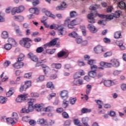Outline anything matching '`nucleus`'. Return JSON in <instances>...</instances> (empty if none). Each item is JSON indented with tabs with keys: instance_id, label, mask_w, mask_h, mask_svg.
Here are the masks:
<instances>
[{
	"instance_id": "nucleus-36",
	"label": "nucleus",
	"mask_w": 126,
	"mask_h": 126,
	"mask_svg": "<svg viewBox=\"0 0 126 126\" xmlns=\"http://www.w3.org/2000/svg\"><path fill=\"white\" fill-rule=\"evenodd\" d=\"M12 47V45L11 44L7 43L4 45V48L5 50H7V51H9V50H10Z\"/></svg>"
},
{
	"instance_id": "nucleus-31",
	"label": "nucleus",
	"mask_w": 126,
	"mask_h": 126,
	"mask_svg": "<svg viewBox=\"0 0 126 126\" xmlns=\"http://www.w3.org/2000/svg\"><path fill=\"white\" fill-rule=\"evenodd\" d=\"M88 74L90 77H96L97 76V73L95 71H91L88 73Z\"/></svg>"
},
{
	"instance_id": "nucleus-60",
	"label": "nucleus",
	"mask_w": 126,
	"mask_h": 126,
	"mask_svg": "<svg viewBox=\"0 0 126 126\" xmlns=\"http://www.w3.org/2000/svg\"><path fill=\"white\" fill-rule=\"evenodd\" d=\"M122 72L121 70H115L113 72V74L114 75H115V76H117V75H119V74H121Z\"/></svg>"
},
{
	"instance_id": "nucleus-13",
	"label": "nucleus",
	"mask_w": 126,
	"mask_h": 126,
	"mask_svg": "<svg viewBox=\"0 0 126 126\" xmlns=\"http://www.w3.org/2000/svg\"><path fill=\"white\" fill-rule=\"evenodd\" d=\"M111 64L114 67H119L120 66V62L117 59H112Z\"/></svg>"
},
{
	"instance_id": "nucleus-2",
	"label": "nucleus",
	"mask_w": 126,
	"mask_h": 126,
	"mask_svg": "<svg viewBox=\"0 0 126 126\" xmlns=\"http://www.w3.org/2000/svg\"><path fill=\"white\" fill-rule=\"evenodd\" d=\"M97 16L100 18H103V19L105 18L106 21L111 20V15H106L98 14V13H96L94 15L93 13H92L90 14H88L87 16V17L88 18V22H89V23H95V20L94 19V17H95V16Z\"/></svg>"
},
{
	"instance_id": "nucleus-59",
	"label": "nucleus",
	"mask_w": 126,
	"mask_h": 126,
	"mask_svg": "<svg viewBox=\"0 0 126 126\" xmlns=\"http://www.w3.org/2000/svg\"><path fill=\"white\" fill-rule=\"evenodd\" d=\"M91 68L92 70L94 71H96V70L97 69V68H98V67L97 66V65L94 64L91 66Z\"/></svg>"
},
{
	"instance_id": "nucleus-39",
	"label": "nucleus",
	"mask_w": 126,
	"mask_h": 126,
	"mask_svg": "<svg viewBox=\"0 0 126 126\" xmlns=\"http://www.w3.org/2000/svg\"><path fill=\"white\" fill-rule=\"evenodd\" d=\"M68 36H69V37H72L73 38H76L78 36V34L77 33H76L75 32H73L69 33Z\"/></svg>"
},
{
	"instance_id": "nucleus-23",
	"label": "nucleus",
	"mask_w": 126,
	"mask_h": 126,
	"mask_svg": "<svg viewBox=\"0 0 126 126\" xmlns=\"http://www.w3.org/2000/svg\"><path fill=\"white\" fill-rule=\"evenodd\" d=\"M14 93V89L13 88H10L9 91L7 92L6 94V95L7 97H10V96H12V95H13V94Z\"/></svg>"
},
{
	"instance_id": "nucleus-17",
	"label": "nucleus",
	"mask_w": 126,
	"mask_h": 126,
	"mask_svg": "<svg viewBox=\"0 0 126 126\" xmlns=\"http://www.w3.org/2000/svg\"><path fill=\"white\" fill-rule=\"evenodd\" d=\"M117 5L121 9H126V3L123 1L119 2L118 3H117Z\"/></svg>"
},
{
	"instance_id": "nucleus-21",
	"label": "nucleus",
	"mask_w": 126,
	"mask_h": 126,
	"mask_svg": "<svg viewBox=\"0 0 126 126\" xmlns=\"http://www.w3.org/2000/svg\"><path fill=\"white\" fill-rule=\"evenodd\" d=\"M31 13L38 15L39 14V9L37 8H31L29 9Z\"/></svg>"
},
{
	"instance_id": "nucleus-51",
	"label": "nucleus",
	"mask_w": 126,
	"mask_h": 126,
	"mask_svg": "<svg viewBox=\"0 0 126 126\" xmlns=\"http://www.w3.org/2000/svg\"><path fill=\"white\" fill-rule=\"evenodd\" d=\"M47 53L48 54H50V55H53V54H55V52H56V49H49L46 50Z\"/></svg>"
},
{
	"instance_id": "nucleus-24",
	"label": "nucleus",
	"mask_w": 126,
	"mask_h": 126,
	"mask_svg": "<svg viewBox=\"0 0 126 126\" xmlns=\"http://www.w3.org/2000/svg\"><path fill=\"white\" fill-rule=\"evenodd\" d=\"M43 11L45 12L46 15H47V16H49V17H52V18H53L54 19V18H56V16L53 15V14H52V13H51V12L48 11V10H45V9L43 10Z\"/></svg>"
},
{
	"instance_id": "nucleus-37",
	"label": "nucleus",
	"mask_w": 126,
	"mask_h": 126,
	"mask_svg": "<svg viewBox=\"0 0 126 126\" xmlns=\"http://www.w3.org/2000/svg\"><path fill=\"white\" fill-rule=\"evenodd\" d=\"M41 67H42L44 73H46L50 70V68L46 66V65H42L41 66Z\"/></svg>"
},
{
	"instance_id": "nucleus-9",
	"label": "nucleus",
	"mask_w": 126,
	"mask_h": 126,
	"mask_svg": "<svg viewBox=\"0 0 126 126\" xmlns=\"http://www.w3.org/2000/svg\"><path fill=\"white\" fill-rule=\"evenodd\" d=\"M24 65V63L22 62L17 61L16 63L12 64V66L14 67V68H17V69L19 68H21V67H23Z\"/></svg>"
},
{
	"instance_id": "nucleus-28",
	"label": "nucleus",
	"mask_w": 126,
	"mask_h": 126,
	"mask_svg": "<svg viewBox=\"0 0 126 126\" xmlns=\"http://www.w3.org/2000/svg\"><path fill=\"white\" fill-rule=\"evenodd\" d=\"M0 77V78H2L3 77V78L2 79V82H4L7 80H8V77L6 76V75H4V72H3Z\"/></svg>"
},
{
	"instance_id": "nucleus-7",
	"label": "nucleus",
	"mask_w": 126,
	"mask_h": 126,
	"mask_svg": "<svg viewBox=\"0 0 126 126\" xmlns=\"http://www.w3.org/2000/svg\"><path fill=\"white\" fill-rule=\"evenodd\" d=\"M53 29H55V30H58L61 35H63V32L64 31V27L63 25L59 26V25L53 24Z\"/></svg>"
},
{
	"instance_id": "nucleus-38",
	"label": "nucleus",
	"mask_w": 126,
	"mask_h": 126,
	"mask_svg": "<svg viewBox=\"0 0 126 126\" xmlns=\"http://www.w3.org/2000/svg\"><path fill=\"white\" fill-rule=\"evenodd\" d=\"M37 123L38 125H44L46 123V120H44V118H41L37 120Z\"/></svg>"
},
{
	"instance_id": "nucleus-18",
	"label": "nucleus",
	"mask_w": 126,
	"mask_h": 126,
	"mask_svg": "<svg viewBox=\"0 0 126 126\" xmlns=\"http://www.w3.org/2000/svg\"><path fill=\"white\" fill-rule=\"evenodd\" d=\"M28 57L31 59L33 62H35V63H37L38 62V58H37V56L34 55L32 53H29L28 55Z\"/></svg>"
},
{
	"instance_id": "nucleus-25",
	"label": "nucleus",
	"mask_w": 126,
	"mask_h": 126,
	"mask_svg": "<svg viewBox=\"0 0 126 126\" xmlns=\"http://www.w3.org/2000/svg\"><path fill=\"white\" fill-rule=\"evenodd\" d=\"M8 42L9 43V44H11V45L12 46H16V44H17V43H16V41H15V40L11 38V37H10L8 39Z\"/></svg>"
},
{
	"instance_id": "nucleus-46",
	"label": "nucleus",
	"mask_w": 126,
	"mask_h": 126,
	"mask_svg": "<svg viewBox=\"0 0 126 126\" xmlns=\"http://www.w3.org/2000/svg\"><path fill=\"white\" fill-rule=\"evenodd\" d=\"M24 60V54H20L19 58H18V62H22Z\"/></svg>"
},
{
	"instance_id": "nucleus-26",
	"label": "nucleus",
	"mask_w": 126,
	"mask_h": 126,
	"mask_svg": "<svg viewBox=\"0 0 126 126\" xmlns=\"http://www.w3.org/2000/svg\"><path fill=\"white\" fill-rule=\"evenodd\" d=\"M7 102V98L5 96H0V104H5Z\"/></svg>"
},
{
	"instance_id": "nucleus-47",
	"label": "nucleus",
	"mask_w": 126,
	"mask_h": 126,
	"mask_svg": "<svg viewBox=\"0 0 126 126\" xmlns=\"http://www.w3.org/2000/svg\"><path fill=\"white\" fill-rule=\"evenodd\" d=\"M68 24H70V19H69V18L66 19L64 23V26H66V25H67L68 27Z\"/></svg>"
},
{
	"instance_id": "nucleus-45",
	"label": "nucleus",
	"mask_w": 126,
	"mask_h": 126,
	"mask_svg": "<svg viewBox=\"0 0 126 126\" xmlns=\"http://www.w3.org/2000/svg\"><path fill=\"white\" fill-rule=\"evenodd\" d=\"M24 85H25V87H26L27 89L30 87V86H31V81H26Z\"/></svg>"
},
{
	"instance_id": "nucleus-3",
	"label": "nucleus",
	"mask_w": 126,
	"mask_h": 126,
	"mask_svg": "<svg viewBox=\"0 0 126 126\" xmlns=\"http://www.w3.org/2000/svg\"><path fill=\"white\" fill-rule=\"evenodd\" d=\"M97 16L100 18H103V19L105 18L106 21L111 20V15H106L98 14V13H96L94 15L93 13H92L90 14H88L87 16V17L88 18V22H89V23H95V20L94 19V17H95V16Z\"/></svg>"
},
{
	"instance_id": "nucleus-48",
	"label": "nucleus",
	"mask_w": 126,
	"mask_h": 126,
	"mask_svg": "<svg viewBox=\"0 0 126 126\" xmlns=\"http://www.w3.org/2000/svg\"><path fill=\"white\" fill-rule=\"evenodd\" d=\"M52 65L55 66V68H57V69H60V68L62 67V64H61V63H53L52 64Z\"/></svg>"
},
{
	"instance_id": "nucleus-43",
	"label": "nucleus",
	"mask_w": 126,
	"mask_h": 126,
	"mask_svg": "<svg viewBox=\"0 0 126 126\" xmlns=\"http://www.w3.org/2000/svg\"><path fill=\"white\" fill-rule=\"evenodd\" d=\"M104 85L107 87L111 86V80H105L104 81Z\"/></svg>"
},
{
	"instance_id": "nucleus-29",
	"label": "nucleus",
	"mask_w": 126,
	"mask_h": 126,
	"mask_svg": "<svg viewBox=\"0 0 126 126\" xmlns=\"http://www.w3.org/2000/svg\"><path fill=\"white\" fill-rule=\"evenodd\" d=\"M114 38L115 39H120V38H122V33L121 32H116L114 33Z\"/></svg>"
},
{
	"instance_id": "nucleus-15",
	"label": "nucleus",
	"mask_w": 126,
	"mask_h": 126,
	"mask_svg": "<svg viewBox=\"0 0 126 126\" xmlns=\"http://www.w3.org/2000/svg\"><path fill=\"white\" fill-rule=\"evenodd\" d=\"M77 19H75L73 20L72 21L70 22V24H68V28L71 29L73 28V26H75V25H77Z\"/></svg>"
},
{
	"instance_id": "nucleus-42",
	"label": "nucleus",
	"mask_w": 126,
	"mask_h": 126,
	"mask_svg": "<svg viewBox=\"0 0 126 126\" xmlns=\"http://www.w3.org/2000/svg\"><path fill=\"white\" fill-rule=\"evenodd\" d=\"M70 16L71 18H73V17H75V16H77V13L75 11H72L70 12Z\"/></svg>"
},
{
	"instance_id": "nucleus-56",
	"label": "nucleus",
	"mask_w": 126,
	"mask_h": 126,
	"mask_svg": "<svg viewBox=\"0 0 126 126\" xmlns=\"http://www.w3.org/2000/svg\"><path fill=\"white\" fill-rule=\"evenodd\" d=\"M53 110V107L49 106L45 108V112H51Z\"/></svg>"
},
{
	"instance_id": "nucleus-16",
	"label": "nucleus",
	"mask_w": 126,
	"mask_h": 126,
	"mask_svg": "<svg viewBox=\"0 0 126 126\" xmlns=\"http://www.w3.org/2000/svg\"><path fill=\"white\" fill-rule=\"evenodd\" d=\"M83 80L81 79L74 80L73 81V85H76V86H80V85H83Z\"/></svg>"
},
{
	"instance_id": "nucleus-53",
	"label": "nucleus",
	"mask_w": 126,
	"mask_h": 126,
	"mask_svg": "<svg viewBox=\"0 0 126 126\" xmlns=\"http://www.w3.org/2000/svg\"><path fill=\"white\" fill-rule=\"evenodd\" d=\"M36 53H42V52L44 51V48L42 47H38L36 49Z\"/></svg>"
},
{
	"instance_id": "nucleus-10",
	"label": "nucleus",
	"mask_w": 126,
	"mask_h": 126,
	"mask_svg": "<svg viewBox=\"0 0 126 126\" xmlns=\"http://www.w3.org/2000/svg\"><path fill=\"white\" fill-rule=\"evenodd\" d=\"M60 96L63 100H66L68 98V92L66 90L62 91L60 93Z\"/></svg>"
},
{
	"instance_id": "nucleus-34",
	"label": "nucleus",
	"mask_w": 126,
	"mask_h": 126,
	"mask_svg": "<svg viewBox=\"0 0 126 126\" xmlns=\"http://www.w3.org/2000/svg\"><path fill=\"white\" fill-rule=\"evenodd\" d=\"M44 80H45V76L44 75H40L39 77L36 79V82H42V81H44Z\"/></svg>"
},
{
	"instance_id": "nucleus-19",
	"label": "nucleus",
	"mask_w": 126,
	"mask_h": 126,
	"mask_svg": "<svg viewBox=\"0 0 126 126\" xmlns=\"http://www.w3.org/2000/svg\"><path fill=\"white\" fill-rule=\"evenodd\" d=\"M6 121L7 124H8L9 125H14L15 124H16V122H17L16 121V120H15L11 118H6Z\"/></svg>"
},
{
	"instance_id": "nucleus-5",
	"label": "nucleus",
	"mask_w": 126,
	"mask_h": 126,
	"mask_svg": "<svg viewBox=\"0 0 126 126\" xmlns=\"http://www.w3.org/2000/svg\"><path fill=\"white\" fill-rule=\"evenodd\" d=\"M25 9V7L23 5H20L19 7H15L12 8L11 12L12 15H15L16 13H21V12H23L24 10Z\"/></svg>"
},
{
	"instance_id": "nucleus-62",
	"label": "nucleus",
	"mask_w": 126,
	"mask_h": 126,
	"mask_svg": "<svg viewBox=\"0 0 126 126\" xmlns=\"http://www.w3.org/2000/svg\"><path fill=\"white\" fill-rule=\"evenodd\" d=\"M88 63L90 64L91 66V65H93L94 63H95V60H90L88 62Z\"/></svg>"
},
{
	"instance_id": "nucleus-58",
	"label": "nucleus",
	"mask_w": 126,
	"mask_h": 126,
	"mask_svg": "<svg viewBox=\"0 0 126 126\" xmlns=\"http://www.w3.org/2000/svg\"><path fill=\"white\" fill-rule=\"evenodd\" d=\"M33 1L32 2V5L33 6H36V5H37V4H39L40 3V1L39 0H32Z\"/></svg>"
},
{
	"instance_id": "nucleus-1",
	"label": "nucleus",
	"mask_w": 126,
	"mask_h": 126,
	"mask_svg": "<svg viewBox=\"0 0 126 126\" xmlns=\"http://www.w3.org/2000/svg\"><path fill=\"white\" fill-rule=\"evenodd\" d=\"M35 102H36V99L35 98H29L27 99L28 103V108L25 107L22 109V113H30L31 112H33L34 111V109L37 111V112H41V110L43 109L44 107V104H35L34 106V104H35Z\"/></svg>"
},
{
	"instance_id": "nucleus-50",
	"label": "nucleus",
	"mask_w": 126,
	"mask_h": 126,
	"mask_svg": "<svg viewBox=\"0 0 126 126\" xmlns=\"http://www.w3.org/2000/svg\"><path fill=\"white\" fill-rule=\"evenodd\" d=\"M83 114H85L86 113H90L91 112V109H88L87 108H83L81 110Z\"/></svg>"
},
{
	"instance_id": "nucleus-4",
	"label": "nucleus",
	"mask_w": 126,
	"mask_h": 126,
	"mask_svg": "<svg viewBox=\"0 0 126 126\" xmlns=\"http://www.w3.org/2000/svg\"><path fill=\"white\" fill-rule=\"evenodd\" d=\"M30 42H32V40L29 38H23L20 41V44L23 47L29 49L31 47V44Z\"/></svg>"
},
{
	"instance_id": "nucleus-54",
	"label": "nucleus",
	"mask_w": 126,
	"mask_h": 126,
	"mask_svg": "<svg viewBox=\"0 0 126 126\" xmlns=\"http://www.w3.org/2000/svg\"><path fill=\"white\" fill-rule=\"evenodd\" d=\"M66 53L64 51H61L59 52L58 54L59 58H61V57H63V56H64Z\"/></svg>"
},
{
	"instance_id": "nucleus-57",
	"label": "nucleus",
	"mask_w": 126,
	"mask_h": 126,
	"mask_svg": "<svg viewBox=\"0 0 126 126\" xmlns=\"http://www.w3.org/2000/svg\"><path fill=\"white\" fill-rule=\"evenodd\" d=\"M31 96H32V97H34L35 98H38V97H39V94H38L37 93H32L31 94Z\"/></svg>"
},
{
	"instance_id": "nucleus-20",
	"label": "nucleus",
	"mask_w": 126,
	"mask_h": 126,
	"mask_svg": "<svg viewBox=\"0 0 126 126\" xmlns=\"http://www.w3.org/2000/svg\"><path fill=\"white\" fill-rule=\"evenodd\" d=\"M13 18L16 20V21H18L19 22H22V21L24 20V17L21 15L14 16Z\"/></svg>"
},
{
	"instance_id": "nucleus-30",
	"label": "nucleus",
	"mask_w": 126,
	"mask_h": 126,
	"mask_svg": "<svg viewBox=\"0 0 126 126\" xmlns=\"http://www.w3.org/2000/svg\"><path fill=\"white\" fill-rule=\"evenodd\" d=\"M1 37L3 39H7L8 38V32L6 31H3L1 33Z\"/></svg>"
},
{
	"instance_id": "nucleus-44",
	"label": "nucleus",
	"mask_w": 126,
	"mask_h": 126,
	"mask_svg": "<svg viewBox=\"0 0 126 126\" xmlns=\"http://www.w3.org/2000/svg\"><path fill=\"white\" fill-rule=\"evenodd\" d=\"M74 123L76 126H82V124H81L80 123V122L79 121V120H78V119L74 120Z\"/></svg>"
},
{
	"instance_id": "nucleus-64",
	"label": "nucleus",
	"mask_w": 126,
	"mask_h": 126,
	"mask_svg": "<svg viewBox=\"0 0 126 126\" xmlns=\"http://www.w3.org/2000/svg\"><path fill=\"white\" fill-rule=\"evenodd\" d=\"M29 124L30 126H35V125H36V122L33 120H32L29 121Z\"/></svg>"
},
{
	"instance_id": "nucleus-52",
	"label": "nucleus",
	"mask_w": 126,
	"mask_h": 126,
	"mask_svg": "<svg viewBox=\"0 0 126 126\" xmlns=\"http://www.w3.org/2000/svg\"><path fill=\"white\" fill-rule=\"evenodd\" d=\"M75 102H76V98L72 97L70 98V103L71 105H74V104H75Z\"/></svg>"
},
{
	"instance_id": "nucleus-6",
	"label": "nucleus",
	"mask_w": 126,
	"mask_h": 126,
	"mask_svg": "<svg viewBox=\"0 0 126 126\" xmlns=\"http://www.w3.org/2000/svg\"><path fill=\"white\" fill-rule=\"evenodd\" d=\"M26 98H28V94H27L19 95L16 98L15 101L16 103H22L23 101L26 100Z\"/></svg>"
},
{
	"instance_id": "nucleus-22",
	"label": "nucleus",
	"mask_w": 126,
	"mask_h": 126,
	"mask_svg": "<svg viewBox=\"0 0 126 126\" xmlns=\"http://www.w3.org/2000/svg\"><path fill=\"white\" fill-rule=\"evenodd\" d=\"M66 7V3L64 2H63L60 6H58L56 7L57 10H63Z\"/></svg>"
},
{
	"instance_id": "nucleus-49",
	"label": "nucleus",
	"mask_w": 126,
	"mask_h": 126,
	"mask_svg": "<svg viewBox=\"0 0 126 126\" xmlns=\"http://www.w3.org/2000/svg\"><path fill=\"white\" fill-rule=\"evenodd\" d=\"M46 63V60H41L36 63V66H40V65H42L43 64L42 63Z\"/></svg>"
},
{
	"instance_id": "nucleus-8",
	"label": "nucleus",
	"mask_w": 126,
	"mask_h": 126,
	"mask_svg": "<svg viewBox=\"0 0 126 126\" xmlns=\"http://www.w3.org/2000/svg\"><path fill=\"white\" fill-rule=\"evenodd\" d=\"M84 71L83 70H80L79 71L76 72L73 75L74 79H77L80 78L82 75H84Z\"/></svg>"
},
{
	"instance_id": "nucleus-32",
	"label": "nucleus",
	"mask_w": 126,
	"mask_h": 126,
	"mask_svg": "<svg viewBox=\"0 0 126 126\" xmlns=\"http://www.w3.org/2000/svg\"><path fill=\"white\" fill-rule=\"evenodd\" d=\"M121 13H122V11L121 10L116 11L113 14V16L115 18H119Z\"/></svg>"
},
{
	"instance_id": "nucleus-61",
	"label": "nucleus",
	"mask_w": 126,
	"mask_h": 126,
	"mask_svg": "<svg viewBox=\"0 0 126 126\" xmlns=\"http://www.w3.org/2000/svg\"><path fill=\"white\" fill-rule=\"evenodd\" d=\"M32 74L31 73H26L24 75L25 78H31Z\"/></svg>"
},
{
	"instance_id": "nucleus-40",
	"label": "nucleus",
	"mask_w": 126,
	"mask_h": 126,
	"mask_svg": "<svg viewBox=\"0 0 126 126\" xmlns=\"http://www.w3.org/2000/svg\"><path fill=\"white\" fill-rule=\"evenodd\" d=\"M12 117H13V119L15 121H16L17 122L18 121V115H17V113L13 112L12 114Z\"/></svg>"
},
{
	"instance_id": "nucleus-27",
	"label": "nucleus",
	"mask_w": 126,
	"mask_h": 126,
	"mask_svg": "<svg viewBox=\"0 0 126 126\" xmlns=\"http://www.w3.org/2000/svg\"><path fill=\"white\" fill-rule=\"evenodd\" d=\"M89 119L87 117H84L82 118V123L84 124V126H89L88 125V123H87V122H88Z\"/></svg>"
},
{
	"instance_id": "nucleus-33",
	"label": "nucleus",
	"mask_w": 126,
	"mask_h": 126,
	"mask_svg": "<svg viewBox=\"0 0 126 126\" xmlns=\"http://www.w3.org/2000/svg\"><path fill=\"white\" fill-rule=\"evenodd\" d=\"M46 86L48 88H50L52 90L55 89V86L53 84L52 82H49L47 83Z\"/></svg>"
},
{
	"instance_id": "nucleus-41",
	"label": "nucleus",
	"mask_w": 126,
	"mask_h": 126,
	"mask_svg": "<svg viewBox=\"0 0 126 126\" xmlns=\"http://www.w3.org/2000/svg\"><path fill=\"white\" fill-rule=\"evenodd\" d=\"M22 120L25 123H28L30 121V117L29 116H24L22 117Z\"/></svg>"
},
{
	"instance_id": "nucleus-11",
	"label": "nucleus",
	"mask_w": 126,
	"mask_h": 126,
	"mask_svg": "<svg viewBox=\"0 0 126 126\" xmlns=\"http://www.w3.org/2000/svg\"><path fill=\"white\" fill-rule=\"evenodd\" d=\"M94 51L95 54H101V53H103L104 51L103 50V47L101 45H98L94 47Z\"/></svg>"
},
{
	"instance_id": "nucleus-14",
	"label": "nucleus",
	"mask_w": 126,
	"mask_h": 126,
	"mask_svg": "<svg viewBox=\"0 0 126 126\" xmlns=\"http://www.w3.org/2000/svg\"><path fill=\"white\" fill-rule=\"evenodd\" d=\"M88 29L92 33H96L98 30L95 27V26L92 25L91 24H89L88 25Z\"/></svg>"
},
{
	"instance_id": "nucleus-12",
	"label": "nucleus",
	"mask_w": 126,
	"mask_h": 126,
	"mask_svg": "<svg viewBox=\"0 0 126 126\" xmlns=\"http://www.w3.org/2000/svg\"><path fill=\"white\" fill-rule=\"evenodd\" d=\"M57 44V38H55L52 40H51L49 43H47L44 45L45 49H47L48 47H52L53 46H55Z\"/></svg>"
},
{
	"instance_id": "nucleus-55",
	"label": "nucleus",
	"mask_w": 126,
	"mask_h": 126,
	"mask_svg": "<svg viewBox=\"0 0 126 126\" xmlns=\"http://www.w3.org/2000/svg\"><path fill=\"white\" fill-rule=\"evenodd\" d=\"M62 116L64 119H68L69 118V116H68V114L67 113L64 112L62 113Z\"/></svg>"
},
{
	"instance_id": "nucleus-63",
	"label": "nucleus",
	"mask_w": 126,
	"mask_h": 126,
	"mask_svg": "<svg viewBox=\"0 0 126 126\" xmlns=\"http://www.w3.org/2000/svg\"><path fill=\"white\" fill-rule=\"evenodd\" d=\"M27 89L25 87V85L22 86L20 88V92H23V91H25Z\"/></svg>"
},
{
	"instance_id": "nucleus-35",
	"label": "nucleus",
	"mask_w": 126,
	"mask_h": 126,
	"mask_svg": "<svg viewBox=\"0 0 126 126\" xmlns=\"http://www.w3.org/2000/svg\"><path fill=\"white\" fill-rule=\"evenodd\" d=\"M98 7H100V5H97V4H95L94 5H92L90 7V10H96V9Z\"/></svg>"
}]
</instances>
